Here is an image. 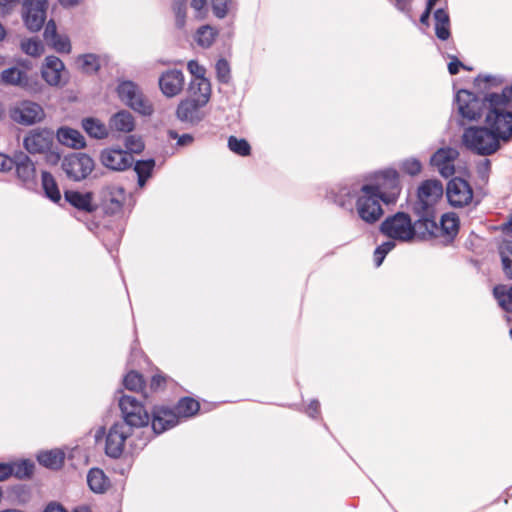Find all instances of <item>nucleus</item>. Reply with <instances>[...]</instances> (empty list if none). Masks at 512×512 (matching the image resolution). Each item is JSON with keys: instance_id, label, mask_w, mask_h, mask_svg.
Returning <instances> with one entry per match:
<instances>
[{"instance_id": "44", "label": "nucleus", "mask_w": 512, "mask_h": 512, "mask_svg": "<svg viewBox=\"0 0 512 512\" xmlns=\"http://www.w3.org/2000/svg\"><path fill=\"white\" fill-rule=\"evenodd\" d=\"M12 476L18 479L30 478L33 474L34 465L29 460L11 462Z\"/></svg>"}, {"instance_id": "21", "label": "nucleus", "mask_w": 512, "mask_h": 512, "mask_svg": "<svg viewBox=\"0 0 512 512\" xmlns=\"http://www.w3.org/2000/svg\"><path fill=\"white\" fill-rule=\"evenodd\" d=\"M204 106L205 105L201 104L200 102L186 97L185 99H182L177 105L175 114L177 119L181 122L197 124L204 117L202 112V108Z\"/></svg>"}, {"instance_id": "4", "label": "nucleus", "mask_w": 512, "mask_h": 512, "mask_svg": "<svg viewBox=\"0 0 512 512\" xmlns=\"http://www.w3.org/2000/svg\"><path fill=\"white\" fill-rule=\"evenodd\" d=\"M367 185L374 189V193L381 196L385 204L395 203L401 192L399 173L392 168L377 172L374 182Z\"/></svg>"}, {"instance_id": "40", "label": "nucleus", "mask_w": 512, "mask_h": 512, "mask_svg": "<svg viewBox=\"0 0 512 512\" xmlns=\"http://www.w3.org/2000/svg\"><path fill=\"white\" fill-rule=\"evenodd\" d=\"M154 166L155 161L153 159L140 160L135 163L134 170L137 173L138 184L140 187H143L145 185L147 179L152 174Z\"/></svg>"}, {"instance_id": "64", "label": "nucleus", "mask_w": 512, "mask_h": 512, "mask_svg": "<svg viewBox=\"0 0 512 512\" xmlns=\"http://www.w3.org/2000/svg\"><path fill=\"white\" fill-rule=\"evenodd\" d=\"M193 142V137L190 134H183L178 138V145H187Z\"/></svg>"}, {"instance_id": "15", "label": "nucleus", "mask_w": 512, "mask_h": 512, "mask_svg": "<svg viewBox=\"0 0 512 512\" xmlns=\"http://www.w3.org/2000/svg\"><path fill=\"white\" fill-rule=\"evenodd\" d=\"M54 133L48 129H33L23 140L24 148L30 154H42L53 148Z\"/></svg>"}, {"instance_id": "60", "label": "nucleus", "mask_w": 512, "mask_h": 512, "mask_svg": "<svg viewBox=\"0 0 512 512\" xmlns=\"http://www.w3.org/2000/svg\"><path fill=\"white\" fill-rule=\"evenodd\" d=\"M306 413L312 417V418H317L319 415H320V403L318 400H312L307 408H306Z\"/></svg>"}, {"instance_id": "55", "label": "nucleus", "mask_w": 512, "mask_h": 512, "mask_svg": "<svg viewBox=\"0 0 512 512\" xmlns=\"http://www.w3.org/2000/svg\"><path fill=\"white\" fill-rule=\"evenodd\" d=\"M187 69L194 76V79L206 78L205 68L201 66L196 60H190L187 63Z\"/></svg>"}, {"instance_id": "42", "label": "nucleus", "mask_w": 512, "mask_h": 512, "mask_svg": "<svg viewBox=\"0 0 512 512\" xmlns=\"http://www.w3.org/2000/svg\"><path fill=\"white\" fill-rule=\"evenodd\" d=\"M79 68L84 73H96L100 69V61L98 56L95 54H84L80 55L77 59Z\"/></svg>"}, {"instance_id": "23", "label": "nucleus", "mask_w": 512, "mask_h": 512, "mask_svg": "<svg viewBox=\"0 0 512 512\" xmlns=\"http://www.w3.org/2000/svg\"><path fill=\"white\" fill-rule=\"evenodd\" d=\"M64 198L71 206L81 212L93 213L98 208V205L93 202L91 192L82 193L75 190H66Z\"/></svg>"}, {"instance_id": "46", "label": "nucleus", "mask_w": 512, "mask_h": 512, "mask_svg": "<svg viewBox=\"0 0 512 512\" xmlns=\"http://www.w3.org/2000/svg\"><path fill=\"white\" fill-rule=\"evenodd\" d=\"M400 169L403 173L409 176H416L420 174L422 170V164L419 160L414 158L406 159L401 163Z\"/></svg>"}, {"instance_id": "41", "label": "nucleus", "mask_w": 512, "mask_h": 512, "mask_svg": "<svg viewBox=\"0 0 512 512\" xmlns=\"http://www.w3.org/2000/svg\"><path fill=\"white\" fill-rule=\"evenodd\" d=\"M499 252L503 271L508 278L512 279V241H504L499 247Z\"/></svg>"}, {"instance_id": "19", "label": "nucleus", "mask_w": 512, "mask_h": 512, "mask_svg": "<svg viewBox=\"0 0 512 512\" xmlns=\"http://www.w3.org/2000/svg\"><path fill=\"white\" fill-rule=\"evenodd\" d=\"M150 421L155 434H161L179 423L174 409L166 406H154L151 411Z\"/></svg>"}, {"instance_id": "59", "label": "nucleus", "mask_w": 512, "mask_h": 512, "mask_svg": "<svg viewBox=\"0 0 512 512\" xmlns=\"http://www.w3.org/2000/svg\"><path fill=\"white\" fill-rule=\"evenodd\" d=\"M14 168V160L9 156L0 153V171H9Z\"/></svg>"}, {"instance_id": "7", "label": "nucleus", "mask_w": 512, "mask_h": 512, "mask_svg": "<svg viewBox=\"0 0 512 512\" xmlns=\"http://www.w3.org/2000/svg\"><path fill=\"white\" fill-rule=\"evenodd\" d=\"M117 92L121 101L139 114L150 116L153 113V105L133 82L120 83Z\"/></svg>"}, {"instance_id": "26", "label": "nucleus", "mask_w": 512, "mask_h": 512, "mask_svg": "<svg viewBox=\"0 0 512 512\" xmlns=\"http://www.w3.org/2000/svg\"><path fill=\"white\" fill-rule=\"evenodd\" d=\"M0 83L4 85L27 88L30 86L29 76L24 69L10 67L0 73Z\"/></svg>"}, {"instance_id": "33", "label": "nucleus", "mask_w": 512, "mask_h": 512, "mask_svg": "<svg viewBox=\"0 0 512 512\" xmlns=\"http://www.w3.org/2000/svg\"><path fill=\"white\" fill-rule=\"evenodd\" d=\"M435 19V34L440 40H447L450 33V18L449 14L444 9H437L434 12Z\"/></svg>"}, {"instance_id": "12", "label": "nucleus", "mask_w": 512, "mask_h": 512, "mask_svg": "<svg viewBox=\"0 0 512 512\" xmlns=\"http://www.w3.org/2000/svg\"><path fill=\"white\" fill-rule=\"evenodd\" d=\"M131 428L125 423H114L108 430L105 441V453L111 458H119L125 448V443L131 435Z\"/></svg>"}, {"instance_id": "34", "label": "nucleus", "mask_w": 512, "mask_h": 512, "mask_svg": "<svg viewBox=\"0 0 512 512\" xmlns=\"http://www.w3.org/2000/svg\"><path fill=\"white\" fill-rule=\"evenodd\" d=\"M173 409L175 413H177L178 420L180 418H189L198 413L200 410V403L194 398L183 397L177 402Z\"/></svg>"}, {"instance_id": "25", "label": "nucleus", "mask_w": 512, "mask_h": 512, "mask_svg": "<svg viewBox=\"0 0 512 512\" xmlns=\"http://www.w3.org/2000/svg\"><path fill=\"white\" fill-rule=\"evenodd\" d=\"M63 69L64 64L58 57L48 56L42 67V77L49 85H58Z\"/></svg>"}, {"instance_id": "17", "label": "nucleus", "mask_w": 512, "mask_h": 512, "mask_svg": "<svg viewBox=\"0 0 512 512\" xmlns=\"http://www.w3.org/2000/svg\"><path fill=\"white\" fill-rule=\"evenodd\" d=\"M100 160L106 168L114 171H124L134 163V157L130 152L118 148L104 149Z\"/></svg>"}, {"instance_id": "47", "label": "nucleus", "mask_w": 512, "mask_h": 512, "mask_svg": "<svg viewBox=\"0 0 512 512\" xmlns=\"http://www.w3.org/2000/svg\"><path fill=\"white\" fill-rule=\"evenodd\" d=\"M395 247V243L393 241H386L378 246L374 251V262L377 267H379L385 256Z\"/></svg>"}, {"instance_id": "62", "label": "nucleus", "mask_w": 512, "mask_h": 512, "mask_svg": "<svg viewBox=\"0 0 512 512\" xmlns=\"http://www.w3.org/2000/svg\"><path fill=\"white\" fill-rule=\"evenodd\" d=\"M12 476L10 463H0V481H5Z\"/></svg>"}, {"instance_id": "56", "label": "nucleus", "mask_w": 512, "mask_h": 512, "mask_svg": "<svg viewBox=\"0 0 512 512\" xmlns=\"http://www.w3.org/2000/svg\"><path fill=\"white\" fill-rule=\"evenodd\" d=\"M58 35L59 34L57 33V27L55 22L53 20H49L45 26L43 34L46 43L55 39L56 37H58Z\"/></svg>"}, {"instance_id": "3", "label": "nucleus", "mask_w": 512, "mask_h": 512, "mask_svg": "<svg viewBox=\"0 0 512 512\" xmlns=\"http://www.w3.org/2000/svg\"><path fill=\"white\" fill-rule=\"evenodd\" d=\"M382 198L374 189L368 185H363L356 198V210L359 217L366 223L373 224L383 216Z\"/></svg>"}, {"instance_id": "61", "label": "nucleus", "mask_w": 512, "mask_h": 512, "mask_svg": "<svg viewBox=\"0 0 512 512\" xmlns=\"http://www.w3.org/2000/svg\"><path fill=\"white\" fill-rule=\"evenodd\" d=\"M43 154L45 155V161L50 165L58 164L61 159L60 154L57 151H54L52 148Z\"/></svg>"}, {"instance_id": "11", "label": "nucleus", "mask_w": 512, "mask_h": 512, "mask_svg": "<svg viewBox=\"0 0 512 512\" xmlns=\"http://www.w3.org/2000/svg\"><path fill=\"white\" fill-rule=\"evenodd\" d=\"M456 104L458 113L469 121L478 120L482 115L483 107H487V102L479 99L474 93L462 89L456 94Z\"/></svg>"}, {"instance_id": "14", "label": "nucleus", "mask_w": 512, "mask_h": 512, "mask_svg": "<svg viewBox=\"0 0 512 512\" xmlns=\"http://www.w3.org/2000/svg\"><path fill=\"white\" fill-rule=\"evenodd\" d=\"M43 108L32 101H21L10 110V117L17 123L32 125L44 118Z\"/></svg>"}, {"instance_id": "57", "label": "nucleus", "mask_w": 512, "mask_h": 512, "mask_svg": "<svg viewBox=\"0 0 512 512\" xmlns=\"http://www.w3.org/2000/svg\"><path fill=\"white\" fill-rule=\"evenodd\" d=\"M191 7L194 9L196 17L203 18L207 11V0H191Z\"/></svg>"}, {"instance_id": "51", "label": "nucleus", "mask_w": 512, "mask_h": 512, "mask_svg": "<svg viewBox=\"0 0 512 512\" xmlns=\"http://www.w3.org/2000/svg\"><path fill=\"white\" fill-rule=\"evenodd\" d=\"M167 384V377L162 374H155L151 377L150 383H149V390L150 392H159L163 391L166 388Z\"/></svg>"}, {"instance_id": "52", "label": "nucleus", "mask_w": 512, "mask_h": 512, "mask_svg": "<svg viewBox=\"0 0 512 512\" xmlns=\"http://www.w3.org/2000/svg\"><path fill=\"white\" fill-rule=\"evenodd\" d=\"M23 0H0V17L11 15Z\"/></svg>"}, {"instance_id": "39", "label": "nucleus", "mask_w": 512, "mask_h": 512, "mask_svg": "<svg viewBox=\"0 0 512 512\" xmlns=\"http://www.w3.org/2000/svg\"><path fill=\"white\" fill-rule=\"evenodd\" d=\"M218 32L211 26L205 25L200 27L195 35V41L203 48L210 47L215 41Z\"/></svg>"}, {"instance_id": "37", "label": "nucleus", "mask_w": 512, "mask_h": 512, "mask_svg": "<svg viewBox=\"0 0 512 512\" xmlns=\"http://www.w3.org/2000/svg\"><path fill=\"white\" fill-rule=\"evenodd\" d=\"M82 127L87 134L96 139H103L108 136L106 125L96 118H86L82 121Z\"/></svg>"}, {"instance_id": "30", "label": "nucleus", "mask_w": 512, "mask_h": 512, "mask_svg": "<svg viewBox=\"0 0 512 512\" xmlns=\"http://www.w3.org/2000/svg\"><path fill=\"white\" fill-rule=\"evenodd\" d=\"M134 127L133 116L124 110L115 113L109 120V129L112 131L129 133Z\"/></svg>"}, {"instance_id": "32", "label": "nucleus", "mask_w": 512, "mask_h": 512, "mask_svg": "<svg viewBox=\"0 0 512 512\" xmlns=\"http://www.w3.org/2000/svg\"><path fill=\"white\" fill-rule=\"evenodd\" d=\"M37 460L40 465L49 469L57 470L63 466L65 454L59 449L44 451L37 456Z\"/></svg>"}, {"instance_id": "54", "label": "nucleus", "mask_w": 512, "mask_h": 512, "mask_svg": "<svg viewBox=\"0 0 512 512\" xmlns=\"http://www.w3.org/2000/svg\"><path fill=\"white\" fill-rule=\"evenodd\" d=\"M229 0H211L213 13L218 18H224L228 12Z\"/></svg>"}, {"instance_id": "63", "label": "nucleus", "mask_w": 512, "mask_h": 512, "mask_svg": "<svg viewBox=\"0 0 512 512\" xmlns=\"http://www.w3.org/2000/svg\"><path fill=\"white\" fill-rule=\"evenodd\" d=\"M44 512H67L60 504L50 503Z\"/></svg>"}, {"instance_id": "24", "label": "nucleus", "mask_w": 512, "mask_h": 512, "mask_svg": "<svg viewBox=\"0 0 512 512\" xmlns=\"http://www.w3.org/2000/svg\"><path fill=\"white\" fill-rule=\"evenodd\" d=\"M211 84L207 78L193 79L188 86L187 98L207 105L211 98Z\"/></svg>"}, {"instance_id": "29", "label": "nucleus", "mask_w": 512, "mask_h": 512, "mask_svg": "<svg viewBox=\"0 0 512 512\" xmlns=\"http://www.w3.org/2000/svg\"><path fill=\"white\" fill-rule=\"evenodd\" d=\"M59 142L67 147L81 149L85 147V139L83 135L75 129L63 127L57 131Z\"/></svg>"}, {"instance_id": "28", "label": "nucleus", "mask_w": 512, "mask_h": 512, "mask_svg": "<svg viewBox=\"0 0 512 512\" xmlns=\"http://www.w3.org/2000/svg\"><path fill=\"white\" fill-rule=\"evenodd\" d=\"M459 230V218L454 213H445L438 223L437 238L453 239Z\"/></svg>"}, {"instance_id": "36", "label": "nucleus", "mask_w": 512, "mask_h": 512, "mask_svg": "<svg viewBox=\"0 0 512 512\" xmlns=\"http://www.w3.org/2000/svg\"><path fill=\"white\" fill-rule=\"evenodd\" d=\"M41 181L45 195L51 201L58 203L61 200V193L53 175L47 171H43Z\"/></svg>"}, {"instance_id": "58", "label": "nucleus", "mask_w": 512, "mask_h": 512, "mask_svg": "<svg viewBox=\"0 0 512 512\" xmlns=\"http://www.w3.org/2000/svg\"><path fill=\"white\" fill-rule=\"evenodd\" d=\"M460 68L471 70V68L465 66L461 61H459L457 57L452 56L451 61L448 64L449 73L451 75H456L459 73Z\"/></svg>"}, {"instance_id": "49", "label": "nucleus", "mask_w": 512, "mask_h": 512, "mask_svg": "<svg viewBox=\"0 0 512 512\" xmlns=\"http://www.w3.org/2000/svg\"><path fill=\"white\" fill-rule=\"evenodd\" d=\"M217 79L221 83H227L230 78V67L226 59H219L216 63Z\"/></svg>"}, {"instance_id": "43", "label": "nucleus", "mask_w": 512, "mask_h": 512, "mask_svg": "<svg viewBox=\"0 0 512 512\" xmlns=\"http://www.w3.org/2000/svg\"><path fill=\"white\" fill-rule=\"evenodd\" d=\"M228 148L235 154L246 157L251 154V146L249 142L244 138H237L236 136H230L228 138Z\"/></svg>"}, {"instance_id": "27", "label": "nucleus", "mask_w": 512, "mask_h": 512, "mask_svg": "<svg viewBox=\"0 0 512 512\" xmlns=\"http://www.w3.org/2000/svg\"><path fill=\"white\" fill-rule=\"evenodd\" d=\"M14 167L18 179L28 184L34 181L36 169L32 160L25 154H21L17 160H14Z\"/></svg>"}, {"instance_id": "5", "label": "nucleus", "mask_w": 512, "mask_h": 512, "mask_svg": "<svg viewBox=\"0 0 512 512\" xmlns=\"http://www.w3.org/2000/svg\"><path fill=\"white\" fill-rule=\"evenodd\" d=\"M380 232L390 239L406 242L415 236V226L407 213L397 212L381 223Z\"/></svg>"}, {"instance_id": "18", "label": "nucleus", "mask_w": 512, "mask_h": 512, "mask_svg": "<svg viewBox=\"0 0 512 512\" xmlns=\"http://www.w3.org/2000/svg\"><path fill=\"white\" fill-rule=\"evenodd\" d=\"M158 84L161 92L166 97L172 98L183 91L185 76L179 69H168L160 75Z\"/></svg>"}, {"instance_id": "2", "label": "nucleus", "mask_w": 512, "mask_h": 512, "mask_svg": "<svg viewBox=\"0 0 512 512\" xmlns=\"http://www.w3.org/2000/svg\"><path fill=\"white\" fill-rule=\"evenodd\" d=\"M500 139L492 130L485 126H471L464 130L463 145L472 152L487 156L494 154L500 148Z\"/></svg>"}, {"instance_id": "9", "label": "nucleus", "mask_w": 512, "mask_h": 512, "mask_svg": "<svg viewBox=\"0 0 512 512\" xmlns=\"http://www.w3.org/2000/svg\"><path fill=\"white\" fill-rule=\"evenodd\" d=\"M93 168V159L85 153H71L62 161V169L70 179L75 181L85 179Z\"/></svg>"}, {"instance_id": "13", "label": "nucleus", "mask_w": 512, "mask_h": 512, "mask_svg": "<svg viewBox=\"0 0 512 512\" xmlns=\"http://www.w3.org/2000/svg\"><path fill=\"white\" fill-rule=\"evenodd\" d=\"M446 196L451 206L462 208L472 202L473 190L466 180L454 177L447 184Z\"/></svg>"}, {"instance_id": "8", "label": "nucleus", "mask_w": 512, "mask_h": 512, "mask_svg": "<svg viewBox=\"0 0 512 512\" xmlns=\"http://www.w3.org/2000/svg\"><path fill=\"white\" fill-rule=\"evenodd\" d=\"M443 195L442 183L438 180H425L418 187L417 200L413 205L414 213L435 211V205Z\"/></svg>"}, {"instance_id": "16", "label": "nucleus", "mask_w": 512, "mask_h": 512, "mask_svg": "<svg viewBox=\"0 0 512 512\" xmlns=\"http://www.w3.org/2000/svg\"><path fill=\"white\" fill-rule=\"evenodd\" d=\"M124 188L116 185L106 186L100 192V207L106 215H115L122 211L125 202Z\"/></svg>"}, {"instance_id": "50", "label": "nucleus", "mask_w": 512, "mask_h": 512, "mask_svg": "<svg viewBox=\"0 0 512 512\" xmlns=\"http://www.w3.org/2000/svg\"><path fill=\"white\" fill-rule=\"evenodd\" d=\"M175 24L177 28L182 29L186 23V5L183 2L175 4L174 8Z\"/></svg>"}, {"instance_id": "1", "label": "nucleus", "mask_w": 512, "mask_h": 512, "mask_svg": "<svg viewBox=\"0 0 512 512\" xmlns=\"http://www.w3.org/2000/svg\"><path fill=\"white\" fill-rule=\"evenodd\" d=\"M485 101V125L502 141H508L512 137V84L500 94L486 95Z\"/></svg>"}, {"instance_id": "35", "label": "nucleus", "mask_w": 512, "mask_h": 512, "mask_svg": "<svg viewBox=\"0 0 512 512\" xmlns=\"http://www.w3.org/2000/svg\"><path fill=\"white\" fill-rule=\"evenodd\" d=\"M123 384L126 389L134 392H141L145 398L149 397L144 377L139 372L135 370L129 371L124 377Z\"/></svg>"}, {"instance_id": "31", "label": "nucleus", "mask_w": 512, "mask_h": 512, "mask_svg": "<svg viewBox=\"0 0 512 512\" xmlns=\"http://www.w3.org/2000/svg\"><path fill=\"white\" fill-rule=\"evenodd\" d=\"M89 488L95 493H104L110 487V481L103 470L92 468L87 475Z\"/></svg>"}, {"instance_id": "45", "label": "nucleus", "mask_w": 512, "mask_h": 512, "mask_svg": "<svg viewBox=\"0 0 512 512\" xmlns=\"http://www.w3.org/2000/svg\"><path fill=\"white\" fill-rule=\"evenodd\" d=\"M21 49L28 55L37 57L40 56L43 51L44 47L40 40L31 38L27 39L21 42Z\"/></svg>"}, {"instance_id": "22", "label": "nucleus", "mask_w": 512, "mask_h": 512, "mask_svg": "<svg viewBox=\"0 0 512 512\" xmlns=\"http://www.w3.org/2000/svg\"><path fill=\"white\" fill-rule=\"evenodd\" d=\"M418 219L415 221V235L422 239L437 238L438 222L435 211L429 213H415Z\"/></svg>"}, {"instance_id": "38", "label": "nucleus", "mask_w": 512, "mask_h": 512, "mask_svg": "<svg viewBox=\"0 0 512 512\" xmlns=\"http://www.w3.org/2000/svg\"><path fill=\"white\" fill-rule=\"evenodd\" d=\"M493 295L505 312H512V286L508 288L506 285H497L493 289Z\"/></svg>"}, {"instance_id": "20", "label": "nucleus", "mask_w": 512, "mask_h": 512, "mask_svg": "<svg viewBox=\"0 0 512 512\" xmlns=\"http://www.w3.org/2000/svg\"><path fill=\"white\" fill-rule=\"evenodd\" d=\"M458 152L453 148H440L431 157V165L436 167L441 176L448 178L455 173V160Z\"/></svg>"}, {"instance_id": "6", "label": "nucleus", "mask_w": 512, "mask_h": 512, "mask_svg": "<svg viewBox=\"0 0 512 512\" xmlns=\"http://www.w3.org/2000/svg\"><path fill=\"white\" fill-rule=\"evenodd\" d=\"M119 407L124 421L129 428H140L147 426L150 422V415L144 405L135 397L123 395L119 400Z\"/></svg>"}, {"instance_id": "48", "label": "nucleus", "mask_w": 512, "mask_h": 512, "mask_svg": "<svg viewBox=\"0 0 512 512\" xmlns=\"http://www.w3.org/2000/svg\"><path fill=\"white\" fill-rule=\"evenodd\" d=\"M47 44L52 46L59 53H70L71 51L70 40L66 36L58 35V37L49 41Z\"/></svg>"}, {"instance_id": "10", "label": "nucleus", "mask_w": 512, "mask_h": 512, "mask_svg": "<svg viewBox=\"0 0 512 512\" xmlns=\"http://www.w3.org/2000/svg\"><path fill=\"white\" fill-rule=\"evenodd\" d=\"M47 7V0H23L22 18L28 30L37 32L43 27Z\"/></svg>"}, {"instance_id": "53", "label": "nucleus", "mask_w": 512, "mask_h": 512, "mask_svg": "<svg viewBox=\"0 0 512 512\" xmlns=\"http://www.w3.org/2000/svg\"><path fill=\"white\" fill-rule=\"evenodd\" d=\"M125 147L132 153H141L144 149V143L140 138L130 135L125 140Z\"/></svg>"}]
</instances>
